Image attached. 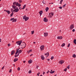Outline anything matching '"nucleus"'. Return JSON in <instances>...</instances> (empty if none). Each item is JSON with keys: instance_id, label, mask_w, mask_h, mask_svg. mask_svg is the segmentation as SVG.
Masks as SVG:
<instances>
[{"instance_id": "obj_17", "label": "nucleus", "mask_w": 76, "mask_h": 76, "mask_svg": "<svg viewBox=\"0 0 76 76\" xmlns=\"http://www.w3.org/2000/svg\"><path fill=\"white\" fill-rule=\"evenodd\" d=\"M45 56L47 55V56L46 57H48V56H49V53L48 52L47 53H45Z\"/></svg>"}, {"instance_id": "obj_20", "label": "nucleus", "mask_w": 76, "mask_h": 76, "mask_svg": "<svg viewBox=\"0 0 76 76\" xmlns=\"http://www.w3.org/2000/svg\"><path fill=\"white\" fill-rule=\"evenodd\" d=\"M26 4L24 5L23 6V8H22V9L23 10L24 9H25V7H26Z\"/></svg>"}, {"instance_id": "obj_46", "label": "nucleus", "mask_w": 76, "mask_h": 76, "mask_svg": "<svg viewBox=\"0 0 76 76\" xmlns=\"http://www.w3.org/2000/svg\"><path fill=\"white\" fill-rule=\"evenodd\" d=\"M9 73H11V72H12V69H10V70L9 71Z\"/></svg>"}, {"instance_id": "obj_16", "label": "nucleus", "mask_w": 76, "mask_h": 76, "mask_svg": "<svg viewBox=\"0 0 76 76\" xmlns=\"http://www.w3.org/2000/svg\"><path fill=\"white\" fill-rule=\"evenodd\" d=\"M32 63V60H30L28 61V63L29 64H31Z\"/></svg>"}, {"instance_id": "obj_19", "label": "nucleus", "mask_w": 76, "mask_h": 76, "mask_svg": "<svg viewBox=\"0 0 76 76\" xmlns=\"http://www.w3.org/2000/svg\"><path fill=\"white\" fill-rule=\"evenodd\" d=\"M49 9V8L48 7H47L45 9L46 12H48Z\"/></svg>"}, {"instance_id": "obj_37", "label": "nucleus", "mask_w": 76, "mask_h": 76, "mask_svg": "<svg viewBox=\"0 0 76 76\" xmlns=\"http://www.w3.org/2000/svg\"><path fill=\"white\" fill-rule=\"evenodd\" d=\"M40 74V73H39V72L37 74V76H39V74Z\"/></svg>"}, {"instance_id": "obj_55", "label": "nucleus", "mask_w": 76, "mask_h": 76, "mask_svg": "<svg viewBox=\"0 0 76 76\" xmlns=\"http://www.w3.org/2000/svg\"><path fill=\"white\" fill-rule=\"evenodd\" d=\"M45 73V72H43V75H44Z\"/></svg>"}, {"instance_id": "obj_15", "label": "nucleus", "mask_w": 76, "mask_h": 76, "mask_svg": "<svg viewBox=\"0 0 76 76\" xmlns=\"http://www.w3.org/2000/svg\"><path fill=\"white\" fill-rule=\"evenodd\" d=\"M15 50H12L11 52V55H13V54H15Z\"/></svg>"}, {"instance_id": "obj_36", "label": "nucleus", "mask_w": 76, "mask_h": 76, "mask_svg": "<svg viewBox=\"0 0 76 76\" xmlns=\"http://www.w3.org/2000/svg\"><path fill=\"white\" fill-rule=\"evenodd\" d=\"M51 60H52L54 59V56H52L51 58Z\"/></svg>"}, {"instance_id": "obj_11", "label": "nucleus", "mask_w": 76, "mask_h": 76, "mask_svg": "<svg viewBox=\"0 0 76 76\" xmlns=\"http://www.w3.org/2000/svg\"><path fill=\"white\" fill-rule=\"evenodd\" d=\"M19 10V9H15V10L13 11V12H18V11Z\"/></svg>"}, {"instance_id": "obj_62", "label": "nucleus", "mask_w": 76, "mask_h": 76, "mask_svg": "<svg viewBox=\"0 0 76 76\" xmlns=\"http://www.w3.org/2000/svg\"><path fill=\"white\" fill-rule=\"evenodd\" d=\"M53 71V70L51 69L50 70V72H52Z\"/></svg>"}, {"instance_id": "obj_41", "label": "nucleus", "mask_w": 76, "mask_h": 76, "mask_svg": "<svg viewBox=\"0 0 76 76\" xmlns=\"http://www.w3.org/2000/svg\"><path fill=\"white\" fill-rule=\"evenodd\" d=\"M67 68H65L64 69V72H66V71H67Z\"/></svg>"}, {"instance_id": "obj_18", "label": "nucleus", "mask_w": 76, "mask_h": 76, "mask_svg": "<svg viewBox=\"0 0 76 76\" xmlns=\"http://www.w3.org/2000/svg\"><path fill=\"white\" fill-rule=\"evenodd\" d=\"M18 60V59L17 58H15L14 60V62H16V61H17Z\"/></svg>"}, {"instance_id": "obj_21", "label": "nucleus", "mask_w": 76, "mask_h": 76, "mask_svg": "<svg viewBox=\"0 0 76 76\" xmlns=\"http://www.w3.org/2000/svg\"><path fill=\"white\" fill-rule=\"evenodd\" d=\"M12 7H13L14 9H15V8H16V6L15 5H12Z\"/></svg>"}, {"instance_id": "obj_27", "label": "nucleus", "mask_w": 76, "mask_h": 76, "mask_svg": "<svg viewBox=\"0 0 76 76\" xmlns=\"http://www.w3.org/2000/svg\"><path fill=\"white\" fill-rule=\"evenodd\" d=\"M7 12L8 14H10V12L9 10L7 11Z\"/></svg>"}, {"instance_id": "obj_51", "label": "nucleus", "mask_w": 76, "mask_h": 76, "mask_svg": "<svg viewBox=\"0 0 76 76\" xmlns=\"http://www.w3.org/2000/svg\"><path fill=\"white\" fill-rule=\"evenodd\" d=\"M39 67V66H36V69H38V67Z\"/></svg>"}, {"instance_id": "obj_45", "label": "nucleus", "mask_w": 76, "mask_h": 76, "mask_svg": "<svg viewBox=\"0 0 76 76\" xmlns=\"http://www.w3.org/2000/svg\"><path fill=\"white\" fill-rule=\"evenodd\" d=\"M42 3H43V4H45V1H42Z\"/></svg>"}, {"instance_id": "obj_29", "label": "nucleus", "mask_w": 76, "mask_h": 76, "mask_svg": "<svg viewBox=\"0 0 76 76\" xmlns=\"http://www.w3.org/2000/svg\"><path fill=\"white\" fill-rule=\"evenodd\" d=\"M19 53H18V54L17 55H15V57H17V56H19Z\"/></svg>"}, {"instance_id": "obj_39", "label": "nucleus", "mask_w": 76, "mask_h": 76, "mask_svg": "<svg viewBox=\"0 0 76 76\" xmlns=\"http://www.w3.org/2000/svg\"><path fill=\"white\" fill-rule=\"evenodd\" d=\"M16 4V2H14V3H13V5H15V4Z\"/></svg>"}, {"instance_id": "obj_34", "label": "nucleus", "mask_w": 76, "mask_h": 76, "mask_svg": "<svg viewBox=\"0 0 76 76\" xmlns=\"http://www.w3.org/2000/svg\"><path fill=\"white\" fill-rule=\"evenodd\" d=\"M15 4L16 6H18V5H19V3H18V2H17Z\"/></svg>"}, {"instance_id": "obj_22", "label": "nucleus", "mask_w": 76, "mask_h": 76, "mask_svg": "<svg viewBox=\"0 0 76 76\" xmlns=\"http://www.w3.org/2000/svg\"><path fill=\"white\" fill-rule=\"evenodd\" d=\"M17 20V19H13L12 20V22H16Z\"/></svg>"}, {"instance_id": "obj_50", "label": "nucleus", "mask_w": 76, "mask_h": 76, "mask_svg": "<svg viewBox=\"0 0 76 76\" xmlns=\"http://www.w3.org/2000/svg\"><path fill=\"white\" fill-rule=\"evenodd\" d=\"M14 19V18H11V19H10V20L11 21H12V20H13V19Z\"/></svg>"}, {"instance_id": "obj_33", "label": "nucleus", "mask_w": 76, "mask_h": 76, "mask_svg": "<svg viewBox=\"0 0 76 76\" xmlns=\"http://www.w3.org/2000/svg\"><path fill=\"white\" fill-rule=\"evenodd\" d=\"M67 4H65L64 5H63V7H65V6H66Z\"/></svg>"}, {"instance_id": "obj_6", "label": "nucleus", "mask_w": 76, "mask_h": 76, "mask_svg": "<svg viewBox=\"0 0 76 76\" xmlns=\"http://www.w3.org/2000/svg\"><path fill=\"white\" fill-rule=\"evenodd\" d=\"M45 46H44V45H42L40 47V49L41 51H43V50H44V47Z\"/></svg>"}, {"instance_id": "obj_1", "label": "nucleus", "mask_w": 76, "mask_h": 76, "mask_svg": "<svg viewBox=\"0 0 76 76\" xmlns=\"http://www.w3.org/2000/svg\"><path fill=\"white\" fill-rule=\"evenodd\" d=\"M21 47H22L23 48H25L26 47V43L25 42H22L21 43Z\"/></svg>"}, {"instance_id": "obj_42", "label": "nucleus", "mask_w": 76, "mask_h": 76, "mask_svg": "<svg viewBox=\"0 0 76 76\" xmlns=\"http://www.w3.org/2000/svg\"><path fill=\"white\" fill-rule=\"evenodd\" d=\"M19 3H22V1L20 0H19Z\"/></svg>"}, {"instance_id": "obj_48", "label": "nucleus", "mask_w": 76, "mask_h": 76, "mask_svg": "<svg viewBox=\"0 0 76 76\" xmlns=\"http://www.w3.org/2000/svg\"><path fill=\"white\" fill-rule=\"evenodd\" d=\"M72 32H75V29H73V30H72Z\"/></svg>"}, {"instance_id": "obj_58", "label": "nucleus", "mask_w": 76, "mask_h": 76, "mask_svg": "<svg viewBox=\"0 0 76 76\" xmlns=\"http://www.w3.org/2000/svg\"><path fill=\"white\" fill-rule=\"evenodd\" d=\"M48 61H50V59H47Z\"/></svg>"}, {"instance_id": "obj_26", "label": "nucleus", "mask_w": 76, "mask_h": 76, "mask_svg": "<svg viewBox=\"0 0 76 76\" xmlns=\"http://www.w3.org/2000/svg\"><path fill=\"white\" fill-rule=\"evenodd\" d=\"M72 57H74V58H76V55L75 54H73V56H72Z\"/></svg>"}, {"instance_id": "obj_9", "label": "nucleus", "mask_w": 76, "mask_h": 76, "mask_svg": "<svg viewBox=\"0 0 76 76\" xmlns=\"http://www.w3.org/2000/svg\"><path fill=\"white\" fill-rule=\"evenodd\" d=\"M43 21L45 22H48V19H47L46 17L44 18Z\"/></svg>"}, {"instance_id": "obj_44", "label": "nucleus", "mask_w": 76, "mask_h": 76, "mask_svg": "<svg viewBox=\"0 0 76 76\" xmlns=\"http://www.w3.org/2000/svg\"><path fill=\"white\" fill-rule=\"evenodd\" d=\"M17 70L18 71H19V70H20V67H18V69H17Z\"/></svg>"}, {"instance_id": "obj_3", "label": "nucleus", "mask_w": 76, "mask_h": 76, "mask_svg": "<svg viewBox=\"0 0 76 76\" xmlns=\"http://www.w3.org/2000/svg\"><path fill=\"white\" fill-rule=\"evenodd\" d=\"M23 19H25V21H27L29 19V18L27 17L25 15L23 17Z\"/></svg>"}, {"instance_id": "obj_59", "label": "nucleus", "mask_w": 76, "mask_h": 76, "mask_svg": "<svg viewBox=\"0 0 76 76\" xmlns=\"http://www.w3.org/2000/svg\"><path fill=\"white\" fill-rule=\"evenodd\" d=\"M25 62H26L25 61H23V63H25Z\"/></svg>"}, {"instance_id": "obj_40", "label": "nucleus", "mask_w": 76, "mask_h": 76, "mask_svg": "<svg viewBox=\"0 0 76 76\" xmlns=\"http://www.w3.org/2000/svg\"><path fill=\"white\" fill-rule=\"evenodd\" d=\"M67 68L68 69H70V65H69L68 66H67Z\"/></svg>"}, {"instance_id": "obj_43", "label": "nucleus", "mask_w": 76, "mask_h": 76, "mask_svg": "<svg viewBox=\"0 0 76 76\" xmlns=\"http://www.w3.org/2000/svg\"><path fill=\"white\" fill-rule=\"evenodd\" d=\"M4 69V66H3V67L1 68L2 70H3Z\"/></svg>"}, {"instance_id": "obj_57", "label": "nucleus", "mask_w": 76, "mask_h": 76, "mask_svg": "<svg viewBox=\"0 0 76 76\" xmlns=\"http://www.w3.org/2000/svg\"><path fill=\"white\" fill-rule=\"evenodd\" d=\"M1 42V39L0 38V43Z\"/></svg>"}, {"instance_id": "obj_14", "label": "nucleus", "mask_w": 76, "mask_h": 76, "mask_svg": "<svg viewBox=\"0 0 76 76\" xmlns=\"http://www.w3.org/2000/svg\"><path fill=\"white\" fill-rule=\"evenodd\" d=\"M43 12L42 11H41L39 12V13L40 14V16H41V15H42V14Z\"/></svg>"}, {"instance_id": "obj_23", "label": "nucleus", "mask_w": 76, "mask_h": 76, "mask_svg": "<svg viewBox=\"0 0 76 76\" xmlns=\"http://www.w3.org/2000/svg\"><path fill=\"white\" fill-rule=\"evenodd\" d=\"M65 46V43H63L62 44V45H61V46L62 47H64Z\"/></svg>"}, {"instance_id": "obj_49", "label": "nucleus", "mask_w": 76, "mask_h": 76, "mask_svg": "<svg viewBox=\"0 0 76 76\" xmlns=\"http://www.w3.org/2000/svg\"><path fill=\"white\" fill-rule=\"evenodd\" d=\"M11 44H8V47H10V45H11Z\"/></svg>"}, {"instance_id": "obj_31", "label": "nucleus", "mask_w": 76, "mask_h": 76, "mask_svg": "<svg viewBox=\"0 0 76 76\" xmlns=\"http://www.w3.org/2000/svg\"><path fill=\"white\" fill-rule=\"evenodd\" d=\"M63 0H61L60 1V3H59V4H62V2H63Z\"/></svg>"}, {"instance_id": "obj_25", "label": "nucleus", "mask_w": 76, "mask_h": 76, "mask_svg": "<svg viewBox=\"0 0 76 76\" xmlns=\"http://www.w3.org/2000/svg\"><path fill=\"white\" fill-rule=\"evenodd\" d=\"M73 42L75 44H76V39H74Z\"/></svg>"}, {"instance_id": "obj_35", "label": "nucleus", "mask_w": 76, "mask_h": 76, "mask_svg": "<svg viewBox=\"0 0 76 76\" xmlns=\"http://www.w3.org/2000/svg\"><path fill=\"white\" fill-rule=\"evenodd\" d=\"M31 32L32 35L34 34V31H31Z\"/></svg>"}, {"instance_id": "obj_2", "label": "nucleus", "mask_w": 76, "mask_h": 76, "mask_svg": "<svg viewBox=\"0 0 76 76\" xmlns=\"http://www.w3.org/2000/svg\"><path fill=\"white\" fill-rule=\"evenodd\" d=\"M19 50V49H17L16 53H15V54H17L18 53V54H20V53H22V50Z\"/></svg>"}, {"instance_id": "obj_53", "label": "nucleus", "mask_w": 76, "mask_h": 76, "mask_svg": "<svg viewBox=\"0 0 76 76\" xmlns=\"http://www.w3.org/2000/svg\"><path fill=\"white\" fill-rule=\"evenodd\" d=\"M49 72H50V71H49V70H48V72H47V74H48V73H49Z\"/></svg>"}, {"instance_id": "obj_5", "label": "nucleus", "mask_w": 76, "mask_h": 76, "mask_svg": "<svg viewBox=\"0 0 76 76\" xmlns=\"http://www.w3.org/2000/svg\"><path fill=\"white\" fill-rule=\"evenodd\" d=\"M22 42V40H21L18 41H17L16 42V43L17 44V45H20Z\"/></svg>"}, {"instance_id": "obj_64", "label": "nucleus", "mask_w": 76, "mask_h": 76, "mask_svg": "<svg viewBox=\"0 0 76 76\" xmlns=\"http://www.w3.org/2000/svg\"><path fill=\"white\" fill-rule=\"evenodd\" d=\"M57 76V75H54V76Z\"/></svg>"}, {"instance_id": "obj_63", "label": "nucleus", "mask_w": 76, "mask_h": 76, "mask_svg": "<svg viewBox=\"0 0 76 76\" xmlns=\"http://www.w3.org/2000/svg\"><path fill=\"white\" fill-rule=\"evenodd\" d=\"M34 44H35V43H36L35 42H34Z\"/></svg>"}, {"instance_id": "obj_60", "label": "nucleus", "mask_w": 76, "mask_h": 76, "mask_svg": "<svg viewBox=\"0 0 76 76\" xmlns=\"http://www.w3.org/2000/svg\"><path fill=\"white\" fill-rule=\"evenodd\" d=\"M7 10H4V11H5V12H7Z\"/></svg>"}, {"instance_id": "obj_47", "label": "nucleus", "mask_w": 76, "mask_h": 76, "mask_svg": "<svg viewBox=\"0 0 76 76\" xmlns=\"http://www.w3.org/2000/svg\"><path fill=\"white\" fill-rule=\"evenodd\" d=\"M20 6H21V5L20 4H18V7H20Z\"/></svg>"}, {"instance_id": "obj_4", "label": "nucleus", "mask_w": 76, "mask_h": 76, "mask_svg": "<svg viewBox=\"0 0 76 76\" xmlns=\"http://www.w3.org/2000/svg\"><path fill=\"white\" fill-rule=\"evenodd\" d=\"M53 16H54V13L53 12H50L49 14V18H52Z\"/></svg>"}, {"instance_id": "obj_7", "label": "nucleus", "mask_w": 76, "mask_h": 76, "mask_svg": "<svg viewBox=\"0 0 76 76\" xmlns=\"http://www.w3.org/2000/svg\"><path fill=\"white\" fill-rule=\"evenodd\" d=\"M73 28H74V25L73 24H72L69 27V29L71 30H72L73 29Z\"/></svg>"}, {"instance_id": "obj_32", "label": "nucleus", "mask_w": 76, "mask_h": 76, "mask_svg": "<svg viewBox=\"0 0 76 76\" xmlns=\"http://www.w3.org/2000/svg\"><path fill=\"white\" fill-rule=\"evenodd\" d=\"M31 73H32V71L31 70H30L28 71V73L29 74H31Z\"/></svg>"}, {"instance_id": "obj_38", "label": "nucleus", "mask_w": 76, "mask_h": 76, "mask_svg": "<svg viewBox=\"0 0 76 76\" xmlns=\"http://www.w3.org/2000/svg\"><path fill=\"white\" fill-rule=\"evenodd\" d=\"M70 44L69 43L67 45V47H70Z\"/></svg>"}, {"instance_id": "obj_30", "label": "nucleus", "mask_w": 76, "mask_h": 76, "mask_svg": "<svg viewBox=\"0 0 76 76\" xmlns=\"http://www.w3.org/2000/svg\"><path fill=\"white\" fill-rule=\"evenodd\" d=\"M13 11L12 12V14H11L10 17H12V16H13Z\"/></svg>"}, {"instance_id": "obj_24", "label": "nucleus", "mask_w": 76, "mask_h": 76, "mask_svg": "<svg viewBox=\"0 0 76 76\" xmlns=\"http://www.w3.org/2000/svg\"><path fill=\"white\" fill-rule=\"evenodd\" d=\"M50 73H51V74H53V73H54V72H55V71H51H51H50Z\"/></svg>"}, {"instance_id": "obj_54", "label": "nucleus", "mask_w": 76, "mask_h": 76, "mask_svg": "<svg viewBox=\"0 0 76 76\" xmlns=\"http://www.w3.org/2000/svg\"><path fill=\"white\" fill-rule=\"evenodd\" d=\"M11 12H13V9H12L11 10Z\"/></svg>"}, {"instance_id": "obj_10", "label": "nucleus", "mask_w": 76, "mask_h": 76, "mask_svg": "<svg viewBox=\"0 0 76 76\" xmlns=\"http://www.w3.org/2000/svg\"><path fill=\"white\" fill-rule=\"evenodd\" d=\"M57 39H63V37L62 36H58L57 37Z\"/></svg>"}, {"instance_id": "obj_52", "label": "nucleus", "mask_w": 76, "mask_h": 76, "mask_svg": "<svg viewBox=\"0 0 76 76\" xmlns=\"http://www.w3.org/2000/svg\"><path fill=\"white\" fill-rule=\"evenodd\" d=\"M59 9H62V7H59Z\"/></svg>"}, {"instance_id": "obj_56", "label": "nucleus", "mask_w": 76, "mask_h": 76, "mask_svg": "<svg viewBox=\"0 0 76 76\" xmlns=\"http://www.w3.org/2000/svg\"><path fill=\"white\" fill-rule=\"evenodd\" d=\"M21 9H22V7H19V9L20 10Z\"/></svg>"}, {"instance_id": "obj_13", "label": "nucleus", "mask_w": 76, "mask_h": 76, "mask_svg": "<svg viewBox=\"0 0 76 76\" xmlns=\"http://www.w3.org/2000/svg\"><path fill=\"white\" fill-rule=\"evenodd\" d=\"M41 58L42 60H44V59H45V58H44V56L43 55H41Z\"/></svg>"}, {"instance_id": "obj_12", "label": "nucleus", "mask_w": 76, "mask_h": 76, "mask_svg": "<svg viewBox=\"0 0 76 76\" xmlns=\"http://www.w3.org/2000/svg\"><path fill=\"white\" fill-rule=\"evenodd\" d=\"M48 33L47 32L44 33V37H46L48 36Z\"/></svg>"}, {"instance_id": "obj_28", "label": "nucleus", "mask_w": 76, "mask_h": 76, "mask_svg": "<svg viewBox=\"0 0 76 76\" xmlns=\"http://www.w3.org/2000/svg\"><path fill=\"white\" fill-rule=\"evenodd\" d=\"M32 49H31L30 50H29V51L28 52V53H31V52H32Z\"/></svg>"}, {"instance_id": "obj_61", "label": "nucleus", "mask_w": 76, "mask_h": 76, "mask_svg": "<svg viewBox=\"0 0 76 76\" xmlns=\"http://www.w3.org/2000/svg\"><path fill=\"white\" fill-rule=\"evenodd\" d=\"M13 66H14V67H15V64H13Z\"/></svg>"}, {"instance_id": "obj_8", "label": "nucleus", "mask_w": 76, "mask_h": 76, "mask_svg": "<svg viewBox=\"0 0 76 76\" xmlns=\"http://www.w3.org/2000/svg\"><path fill=\"white\" fill-rule=\"evenodd\" d=\"M64 61L63 60H61L60 61H59V64H63L64 63Z\"/></svg>"}]
</instances>
